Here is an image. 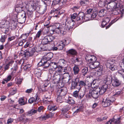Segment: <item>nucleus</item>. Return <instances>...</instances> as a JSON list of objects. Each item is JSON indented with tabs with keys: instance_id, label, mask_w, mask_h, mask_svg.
I'll return each instance as SVG.
<instances>
[{
	"instance_id": "nucleus-1",
	"label": "nucleus",
	"mask_w": 124,
	"mask_h": 124,
	"mask_svg": "<svg viewBox=\"0 0 124 124\" xmlns=\"http://www.w3.org/2000/svg\"><path fill=\"white\" fill-rule=\"evenodd\" d=\"M57 27L54 30H53V32L55 31L57 33L63 34L64 32L66 30L68 31L72 30L74 23L70 22V24L68 23L66 24L64 27L59 23H57Z\"/></svg>"
},
{
	"instance_id": "nucleus-2",
	"label": "nucleus",
	"mask_w": 124,
	"mask_h": 124,
	"mask_svg": "<svg viewBox=\"0 0 124 124\" xmlns=\"http://www.w3.org/2000/svg\"><path fill=\"white\" fill-rule=\"evenodd\" d=\"M26 0H22L21 3L18 4L15 6V10L18 13H19L22 11L23 12L24 9L26 7V3H25Z\"/></svg>"
},
{
	"instance_id": "nucleus-3",
	"label": "nucleus",
	"mask_w": 124,
	"mask_h": 124,
	"mask_svg": "<svg viewBox=\"0 0 124 124\" xmlns=\"http://www.w3.org/2000/svg\"><path fill=\"white\" fill-rule=\"evenodd\" d=\"M116 61L112 59H110L108 60L106 65L107 68H109L112 70H114L117 69Z\"/></svg>"
},
{
	"instance_id": "nucleus-4",
	"label": "nucleus",
	"mask_w": 124,
	"mask_h": 124,
	"mask_svg": "<svg viewBox=\"0 0 124 124\" xmlns=\"http://www.w3.org/2000/svg\"><path fill=\"white\" fill-rule=\"evenodd\" d=\"M118 4H117L116 5V8L113 12V14L114 15H116L119 14H120L121 16L122 17L123 14L124 13V7L121 5L119 6V7H117Z\"/></svg>"
},
{
	"instance_id": "nucleus-5",
	"label": "nucleus",
	"mask_w": 124,
	"mask_h": 124,
	"mask_svg": "<svg viewBox=\"0 0 124 124\" xmlns=\"http://www.w3.org/2000/svg\"><path fill=\"white\" fill-rule=\"evenodd\" d=\"M117 115L115 116L113 118L111 119L106 122L105 124H120L121 123V119L120 116L116 118Z\"/></svg>"
},
{
	"instance_id": "nucleus-6",
	"label": "nucleus",
	"mask_w": 124,
	"mask_h": 124,
	"mask_svg": "<svg viewBox=\"0 0 124 124\" xmlns=\"http://www.w3.org/2000/svg\"><path fill=\"white\" fill-rule=\"evenodd\" d=\"M99 95V93L96 88L93 90H90L88 94V96L90 98L92 97L96 99L98 97Z\"/></svg>"
},
{
	"instance_id": "nucleus-7",
	"label": "nucleus",
	"mask_w": 124,
	"mask_h": 124,
	"mask_svg": "<svg viewBox=\"0 0 124 124\" xmlns=\"http://www.w3.org/2000/svg\"><path fill=\"white\" fill-rule=\"evenodd\" d=\"M16 16L18 18V21L20 22V23H23L24 22L26 18V13L24 11L22 13H18Z\"/></svg>"
},
{
	"instance_id": "nucleus-8",
	"label": "nucleus",
	"mask_w": 124,
	"mask_h": 124,
	"mask_svg": "<svg viewBox=\"0 0 124 124\" xmlns=\"http://www.w3.org/2000/svg\"><path fill=\"white\" fill-rule=\"evenodd\" d=\"M54 38V37L52 36H46L42 40L41 43L43 44H46L52 41Z\"/></svg>"
},
{
	"instance_id": "nucleus-9",
	"label": "nucleus",
	"mask_w": 124,
	"mask_h": 124,
	"mask_svg": "<svg viewBox=\"0 0 124 124\" xmlns=\"http://www.w3.org/2000/svg\"><path fill=\"white\" fill-rule=\"evenodd\" d=\"M67 91V89L66 88L64 87L59 89L57 91V95L63 97L66 95Z\"/></svg>"
},
{
	"instance_id": "nucleus-10",
	"label": "nucleus",
	"mask_w": 124,
	"mask_h": 124,
	"mask_svg": "<svg viewBox=\"0 0 124 124\" xmlns=\"http://www.w3.org/2000/svg\"><path fill=\"white\" fill-rule=\"evenodd\" d=\"M58 78V80H60L61 79H66V82H68L70 80V76L69 73L68 72L65 73L63 74V77H60V75L58 74L57 76Z\"/></svg>"
},
{
	"instance_id": "nucleus-11",
	"label": "nucleus",
	"mask_w": 124,
	"mask_h": 124,
	"mask_svg": "<svg viewBox=\"0 0 124 124\" xmlns=\"http://www.w3.org/2000/svg\"><path fill=\"white\" fill-rule=\"evenodd\" d=\"M85 58L87 61L90 63H93L96 61L97 60L95 56L90 54L87 55Z\"/></svg>"
},
{
	"instance_id": "nucleus-12",
	"label": "nucleus",
	"mask_w": 124,
	"mask_h": 124,
	"mask_svg": "<svg viewBox=\"0 0 124 124\" xmlns=\"http://www.w3.org/2000/svg\"><path fill=\"white\" fill-rule=\"evenodd\" d=\"M108 87L107 85L105 84L102 85L101 88H97L99 94L101 95L103 94L106 91V89Z\"/></svg>"
},
{
	"instance_id": "nucleus-13",
	"label": "nucleus",
	"mask_w": 124,
	"mask_h": 124,
	"mask_svg": "<svg viewBox=\"0 0 124 124\" xmlns=\"http://www.w3.org/2000/svg\"><path fill=\"white\" fill-rule=\"evenodd\" d=\"M51 66L54 69L56 72L57 73L61 72L62 70V67L60 66H57L55 62L51 63Z\"/></svg>"
},
{
	"instance_id": "nucleus-14",
	"label": "nucleus",
	"mask_w": 124,
	"mask_h": 124,
	"mask_svg": "<svg viewBox=\"0 0 124 124\" xmlns=\"http://www.w3.org/2000/svg\"><path fill=\"white\" fill-rule=\"evenodd\" d=\"M35 51V49L34 48H31L30 47L28 51H26L25 53V54L28 56H30L32 55Z\"/></svg>"
},
{
	"instance_id": "nucleus-15",
	"label": "nucleus",
	"mask_w": 124,
	"mask_h": 124,
	"mask_svg": "<svg viewBox=\"0 0 124 124\" xmlns=\"http://www.w3.org/2000/svg\"><path fill=\"white\" fill-rule=\"evenodd\" d=\"M100 0L98 2L99 6L100 7H102L109 4L110 1H109L108 0Z\"/></svg>"
},
{
	"instance_id": "nucleus-16",
	"label": "nucleus",
	"mask_w": 124,
	"mask_h": 124,
	"mask_svg": "<svg viewBox=\"0 0 124 124\" xmlns=\"http://www.w3.org/2000/svg\"><path fill=\"white\" fill-rule=\"evenodd\" d=\"M27 0L25 3H26V6L27 5H29V6L31 8L32 10H34L35 8V3L33 0L29 1L26 3Z\"/></svg>"
},
{
	"instance_id": "nucleus-17",
	"label": "nucleus",
	"mask_w": 124,
	"mask_h": 124,
	"mask_svg": "<svg viewBox=\"0 0 124 124\" xmlns=\"http://www.w3.org/2000/svg\"><path fill=\"white\" fill-rule=\"evenodd\" d=\"M79 81V79L76 78L74 80L72 81L71 83V87L72 89H74L77 87Z\"/></svg>"
},
{
	"instance_id": "nucleus-18",
	"label": "nucleus",
	"mask_w": 124,
	"mask_h": 124,
	"mask_svg": "<svg viewBox=\"0 0 124 124\" xmlns=\"http://www.w3.org/2000/svg\"><path fill=\"white\" fill-rule=\"evenodd\" d=\"M112 78L111 77L106 76L104 78V82L105 83V84L107 85L111 83Z\"/></svg>"
},
{
	"instance_id": "nucleus-19",
	"label": "nucleus",
	"mask_w": 124,
	"mask_h": 124,
	"mask_svg": "<svg viewBox=\"0 0 124 124\" xmlns=\"http://www.w3.org/2000/svg\"><path fill=\"white\" fill-rule=\"evenodd\" d=\"M81 72L83 75L85 76L88 72V68L85 67H82L81 69Z\"/></svg>"
},
{
	"instance_id": "nucleus-20",
	"label": "nucleus",
	"mask_w": 124,
	"mask_h": 124,
	"mask_svg": "<svg viewBox=\"0 0 124 124\" xmlns=\"http://www.w3.org/2000/svg\"><path fill=\"white\" fill-rule=\"evenodd\" d=\"M110 21V19L108 17H106L104 18L102 21L101 23L102 27L104 28L105 26Z\"/></svg>"
},
{
	"instance_id": "nucleus-21",
	"label": "nucleus",
	"mask_w": 124,
	"mask_h": 124,
	"mask_svg": "<svg viewBox=\"0 0 124 124\" xmlns=\"http://www.w3.org/2000/svg\"><path fill=\"white\" fill-rule=\"evenodd\" d=\"M84 15V13H83L81 12L79 13L77 17V20L81 21L83 20L85 18Z\"/></svg>"
},
{
	"instance_id": "nucleus-22",
	"label": "nucleus",
	"mask_w": 124,
	"mask_h": 124,
	"mask_svg": "<svg viewBox=\"0 0 124 124\" xmlns=\"http://www.w3.org/2000/svg\"><path fill=\"white\" fill-rule=\"evenodd\" d=\"M54 69L53 67H51L49 69V71L50 74L51 75V76H53V77H55L56 76H57V75H58V74L56 75L54 71Z\"/></svg>"
},
{
	"instance_id": "nucleus-23",
	"label": "nucleus",
	"mask_w": 124,
	"mask_h": 124,
	"mask_svg": "<svg viewBox=\"0 0 124 124\" xmlns=\"http://www.w3.org/2000/svg\"><path fill=\"white\" fill-rule=\"evenodd\" d=\"M73 70L74 74L75 75L78 74L79 71V69L78 66L75 64L73 68Z\"/></svg>"
},
{
	"instance_id": "nucleus-24",
	"label": "nucleus",
	"mask_w": 124,
	"mask_h": 124,
	"mask_svg": "<svg viewBox=\"0 0 124 124\" xmlns=\"http://www.w3.org/2000/svg\"><path fill=\"white\" fill-rule=\"evenodd\" d=\"M112 85L114 86H117L120 84V82L119 80L116 79L112 81Z\"/></svg>"
},
{
	"instance_id": "nucleus-25",
	"label": "nucleus",
	"mask_w": 124,
	"mask_h": 124,
	"mask_svg": "<svg viewBox=\"0 0 124 124\" xmlns=\"http://www.w3.org/2000/svg\"><path fill=\"white\" fill-rule=\"evenodd\" d=\"M107 10L106 9H101L99 12V15L100 17L106 15Z\"/></svg>"
},
{
	"instance_id": "nucleus-26",
	"label": "nucleus",
	"mask_w": 124,
	"mask_h": 124,
	"mask_svg": "<svg viewBox=\"0 0 124 124\" xmlns=\"http://www.w3.org/2000/svg\"><path fill=\"white\" fill-rule=\"evenodd\" d=\"M67 53L68 54H70L72 55H76L77 54V52L75 50L73 49H71L69 50Z\"/></svg>"
},
{
	"instance_id": "nucleus-27",
	"label": "nucleus",
	"mask_w": 124,
	"mask_h": 124,
	"mask_svg": "<svg viewBox=\"0 0 124 124\" xmlns=\"http://www.w3.org/2000/svg\"><path fill=\"white\" fill-rule=\"evenodd\" d=\"M54 62H51L50 63H49V62H48L47 61H45V62L44 63V65L43 67L44 68H50L51 67H52V66H51V64L52 63H54Z\"/></svg>"
},
{
	"instance_id": "nucleus-28",
	"label": "nucleus",
	"mask_w": 124,
	"mask_h": 124,
	"mask_svg": "<svg viewBox=\"0 0 124 124\" xmlns=\"http://www.w3.org/2000/svg\"><path fill=\"white\" fill-rule=\"evenodd\" d=\"M53 56V54L52 52H50L47 54V55L44 57V58H46V59L49 60L52 58Z\"/></svg>"
},
{
	"instance_id": "nucleus-29",
	"label": "nucleus",
	"mask_w": 124,
	"mask_h": 124,
	"mask_svg": "<svg viewBox=\"0 0 124 124\" xmlns=\"http://www.w3.org/2000/svg\"><path fill=\"white\" fill-rule=\"evenodd\" d=\"M57 107L55 106L49 105L47 107V109L50 111H54L57 109Z\"/></svg>"
},
{
	"instance_id": "nucleus-30",
	"label": "nucleus",
	"mask_w": 124,
	"mask_h": 124,
	"mask_svg": "<svg viewBox=\"0 0 124 124\" xmlns=\"http://www.w3.org/2000/svg\"><path fill=\"white\" fill-rule=\"evenodd\" d=\"M110 101L109 98H107L106 101L104 102L105 107H107L109 106L111 104V102Z\"/></svg>"
},
{
	"instance_id": "nucleus-31",
	"label": "nucleus",
	"mask_w": 124,
	"mask_h": 124,
	"mask_svg": "<svg viewBox=\"0 0 124 124\" xmlns=\"http://www.w3.org/2000/svg\"><path fill=\"white\" fill-rule=\"evenodd\" d=\"M18 22L16 20V21L13 20L11 24V26L14 29H16L17 26Z\"/></svg>"
},
{
	"instance_id": "nucleus-32",
	"label": "nucleus",
	"mask_w": 124,
	"mask_h": 124,
	"mask_svg": "<svg viewBox=\"0 0 124 124\" xmlns=\"http://www.w3.org/2000/svg\"><path fill=\"white\" fill-rule=\"evenodd\" d=\"M97 15V13L96 11H94L92 13L91 15H90L88 17L89 19H90L91 18H95Z\"/></svg>"
},
{
	"instance_id": "nucleus-33",
	"label": "nucleus",
	"mask_w": 124,
	"mask_h": 124,
	"mask_svg": "<svg viewBox=\"0 0 124 124\" xmlns=\"http://www.w3.org/2000/svg\"><path fill=\"white\" fill-rule=\"evenodd\" d=\"M77 16V14L76 13H75L73 15H71V20L72 23H74V21L73 19H75Z\"/></svg>"
},
{
	"instance_id": "nucleus-34",
	"label": "nucleus",
	"mask_w": 124,
	"mask_h": 124,
	"mask_svg": "<svg viewBox=\"0 0 124 124\" xmlns=\"http://www.w3.org/2000/svg\"><path fill=\"white\" fill-rule=\"evenodd\" d=\"M47 9V6L45 5L44 6H43L41 8V14H44L46 11Z\"/></svg>"
},
{
	"instance_id": "nucleus-35",
	"label": "nucleus",
	"mask_w": 124,
	"mask_h": 124,
	"mask_svg": "<svg viewBox=\"0 0 124 124\" xmlns=\"http://www.w3.org/2000/svg\"><path fill=\"white\" fill-rule=\"evenodd\" d=\"M93 11V10L92 9H89L87 10L86 14L85 15V17H87V16H89V15L90 16V15H91Z\"/></svg>"
},
{
	"instance_id": "nucleus-36",
	"label": "nucleus",
	"mask_w": 124,
	"mask_h": 124,
	"mask_svg": "<svg viewBox=\"0 0 124 124\" xmlns=\"http://www.w3.org/2000/svg\"><path fill=\"white\" fill-rule=\"evenodd\" d=\"M62 97L60 96H57L56 99L57 102L60 103L62 102L63 99V97Z\"/></svg>"
},
{
	"instance_id": "nucleus-37",
	"label": "nucleus",
	"mask_w": 124,
	"mask_h": 124,
	"mask_svg": "<svg viewBox=\"0 0 124 124\" xmlns=\"http://www.w3.org/2000/svg\"><path fill=\"white\" fill-rule=\"evenodd\" d=\"M79 86H80V89L83 86H85L86 84L85 82L82 81H79Z\"/></svg>"
},
{
	"instance_id": "nucleus-38",
	"label": "nucleus",
	"mask_w": 124,
	"mask_h": 124,
	"mask_svg": "<svg viewBox=\"0 0 124 124\" xmlns=\"http://www.w3.org/2000/svg\"><path fill=\"white\" fill-rule=\"evenodd\" d=\"M60 63L63 66H65L67 63V62L64 59H60L59 60Z\"/></svg>"
},
{
	"instance_id": "nucleus-39",
	"label": "nucleus",
	"mask_w": 124,
	"mask_h": 124,
	"mask_svg": "<svg viewBox=\"0 0 124 124\" xmlns=\"http://www.w3.org/2000/svg\"><path fill=\"white\" fill-rule=\"evenodd\" d=\"M44 58L43 57V59L41 60V61L38 64V65L39 66H40L44 65Z\"/></svg>"
},
{
	"instance_id": "nucleus-40",
	"label": "nucleus",
	"mask_w": 124,
	"mask_h": 124,
	"mask_svg": "<svg viewBox=\"0 0 124 124\" xmlns=\"http://www.w3.org/2000/svg\"><path fill=\"white\" fill-rule=\"evenodd\" d=\"M68 102L70 104H73L75 103V101L71 97H70L69 99Z\"/></svg>"
},
{
	"instance_id": "nucleus-41",
	"label": "nucleus",
	"mask_w": 124,
	"mask_h": 124,
	"mask_svg": "<svg viewBox=\"0 0 124 124\" xmlns=\"http://www.w3.org/2000/svg\"><path fill=\"white\" fill-rule=\"evenodd\" d=\"M19 104L21 105H24L25 104L24 99L23 98H21L19 99Z\"/></svg>"
},
{
	"instance_id": "nucleus-42",
	"label": "nucleus",
	"mask_w": 124,
	"mask_h": 124,
	"mask_svg": "<svg viewBox=\"0 0 124 124\" xmlns=\"http://www.w3.org/2000/svg\"><path fill=\"white\" fill-rule=\"evenodd\" d=\"M75 63L77 62L78 64H81L82 62L81 59L79 57L77 58L75 60Z\"/></svg>"
},
{
	"instance_id": "nucleus-43",
	"label": "nucleus",
	"mask_w": 124,
	"mask_h": 124,
	"mask_svg": "<svg viewBox=\"0 0 124 124\" xmlns=\"http://www.w3.org/2000/svg\"><path fill=\"white\" fill-rule=\"evenodd\" d=\"M121 91L120 90L117 89L116 91V93L114 94V96H115L116 97L119 95L121 93Z\"/></svg>"
},
{
	"instance_id": "nucleus-44",
	"label": "nucleus",
	"mask_w": 124,
	"mask_h": 124,
	"mask_svg": "<svg viewBox=\"0 0 124 124\" xmlns=\"http://www.w3.org/2000/svg\"><path fill=\"white\" fill-rule=\"evenodd\" d=\"M30 32L28 33H25L23 34L21 36V38L23 39H25L27 38V37L29 35Z\"/></svg>"
},
{
	"instance_id": "nucleus-45",
	"label": "nucleus",
	"mask_w": 124,
	"mask_h": 124,
	"mask_svg": "<svg viewBox=\"0 0 124 124\" xmlns=\"http://www.w3.org/2000/svg\"><path fill=\"white\" fill-rule=\"evenodd\" d=\"M95 70L97 71H103V67L102 66H101L96 68Z\"/></svg>"
},
{
	"instance_id": "nucleus-46",
	"label": "nucleus",
	"mask_w": 124,
	"mask_h": 124,
	"mask_svg": "<svg viewBox=\"0 0 124 124\" xmlns=\"http://www.w3.org/2000/svg\"><path fill=\"white\" fill-rule=\"evenodd\" d=\"M60 0H54L52 2V4L56 5L60 4Z\"/></svg>"
},
{
	"instance_id": "nucleus-47",
	"label": "nucleus",
	"mask_w": 124,
	"mask_h": 124,
	"mask_svg": "<svg viewBox=\"0 0 124 124\" xmlns=\"http://www.w3.org/2000/svg\"><path fill=\"white\" fill-rule=\"evenodd\" d=\"M75 108L76 109V110L74 111V113H77L80 112L82 110L81 107H80L78 108L75 107Z\"/></svg>"
},
{
	"instance_id": "nucleus-48",
	"label": "nucleus",
	"mask_w": 124,
	"mask_h": 124,
	"mask_svg": "<svg viewBox=\"0 0 124 124\" xmlns=\"http://www.w3.org/2000/svg\"><path fill=\"white\" fill-rule=\"evenodd\" d=\"M11 63V62H10L6 65L4 67V71H5L8 69L9 68V67Z\"/></svg>"
},
{
	"instance_id": "nucleus-49",
	"label": "nucleus",
	"mask_w": 124,
	"mask_h": 124,
	"mask_svg": "<svg viewBox=\"0 0 124 124\" xmlns=\"http://www.w3.org/2000/svg\"><path fill=\"white\" fill-rule=\"evenodd\" d=\"M24 66L23 68L24 69L26 70L30 68L31 67V65L30 64H27L24 65H23V64H22Z\"/></svg>"
},
{
	"instance_id": "nucleus-50",
	"label": "nucleus",
	"mask_w": 124,
	"mask_h": 124,
	"mask_svg": "<svg viewBox=\"0 0 124 124\" xmlns=\"http://www.w3.org/2000/svg\"><path fill=\"white\" fill-rule=\"evenodd\" d=\"M16 92V89H12L10 91V94L11 95H13L15 94Z\"/></svg>"
},
{
	"instance_id": "nucleus-51",
	"label": "nucleus",
	"mask_w": 124,
	"mask_h": 124,
	"mask_svg": "<svg viewBox=\"0 0 124 124\" xmlns=\"http://www.w3.org/2000/svg\"><path fill=\"white\" fill-rule=\"evenodd\" d=\"M7 36L6 35H4L2 36L0 39V41L2 42H4L5 40V39L7 38Z\"/></svg>"
},
{
	"instance_id": "nucleus-52",
	"label": "nucleus",
	"mask_w": 124,
	"mask_h": 124,
	"mask_svg": "<svg viewBox=\"0 0 124 124\" xmlns=\"http://www.w3.org/2000/svg\"><path fill=\"white\" fill-rule=\"evenodd\" d=\"M79 91H75L73 92V96L74 97L76 98H78V94Z\"/></svg>"
},
{
	"instance_id": "nucleus-53",
	"label": "nucleus",
	"mask_w": 124,
	"mask_h": 124,
	"mask_svg": "<svg viewBox=\"0 0 124 124\" xmlns=\"http://www.w3.org/2000/svg\"><path fill=\"white\" fill-rule=\"evenodd\" d=\"M17 65L16 64L13 67L11 68V70H13L12 72V73H15V71H16L17 69Z\"/></svg>"
},
{
	"instance_id": "nucleus-54",
	"label": "nucleus",
	"mask_w": 124,
	"mask_h": 124,
	"mask_svg": "<svg viewBox=\"0 0 124 124\" xmlns=\"http://www.w3.org/2000/svg\"><path fill=\"white\" fill-rule=\"evenodd\" d=\"M29 102L30 103H32L34 102H35V99L34 98L32 97L30 99L28 100Z\"/></svg>"
},
{
	"instance_id": "nucleus-55",
	"label": "nucleus",
	"mask_w": 124,
	"mask_h": 124,
	"mask_svg": "<svg viewBox=\"0 0 124 124\" xmlns=\"http://www.w3.org/2000/svg\"><path fill=\"white\" fill-rule=\"evenodd\" d=\"M14 119L11 118L8 119L7 121V124H11L13 121Z\"/></svg>"
},
{
	"instance_id": "nucleus-56",
	"label": "nucleus",
	"mask_w": 124,
	"mask_h": 124,
	"mask_svg": "<svg viewBox=\"0 0 124 124\" xmlns=\"http://www.w3.org/2000/svg\"><path fill=\"white\" fill-rule=\"evenodd\" d=\"M78 98L80 99H81L82 98H83L84 95V94L82 92H81L80 93H78Z\"/></svg>"
},
{
	"instance_id": "nucleus-57",
	"label": "nucleus",
	"mask_w": 124,
	"mask_h": 124,
	"mask_svg": "<svg viewBox=\"0 0 124 124\" xmlns=\"http://www.w3.org/2000/svg\"><path fill=\"white\" fill-rule=\"evenodd\" d=\"M43 107L42 106H40L38 108L37 111L39 112H43Z\"/></svg>"
},
{
	"instance_id": "nucleus-58",
	"label": "nucleus",
	"mask_w": 124,
	"mask_h": 124,
	"mask_svg": "<svg viewBox=\"0 0 124 124\" xmlns=\"http://www.w3.org/2000/svg\"><path fill=\"white\" fill-rule=\"evenodd\" d=\"M11 78V76L10 75H9L7 77L6 79H4V81H6V83H7L8 81H9L10 80Z\"/></svg>"
},
{
	"instance_id": "nucleus-59",
	"label": "nucleus",
	"mask_w": 124,
	"mask_h": 124,
	"mask_svg": "<svg viewBox=\"0 0 124 124\" xmlns=\"http://www.w3.org/2000/svg\"><path fill=\"white\" fill-rule=\"evenodd\" d=\"M67 0H60V4L61 6L62 5H64L66 2Z\"/></svg>"
},
{
	"instance_id": "nucleus-60",
	"label": "nucleus",
	"mask_w": 124,
	"mask_h": 124,
	"mask_svg": "<svg viewBox=\"0 0 124 124\" xmlns=\"http://www.w3.org/2000/svg\"><path fill=\"white\" fill-rule=\"evenodd\" d=\"M42 33V30H40L37 33V34H36V37L39 38L40 36L41 35Z\"/></svg>"
},
{
	"instance_id": "nucleus-61",
	"label": "nucleus",
	"mask_w": 124,
	"mask_h": 124,
	"mask_svg": "<svg viewBox=\"0 0 124 124\" xmlns=\"http://www.w3.org/2000/svg\"><path fill=\"white\" fill-rule=\"evenodd\" d=\"M64 46L63 44L61 45V44H59L58 46V49L59 50H62L63 48L64 47Z\"/></svg>"
},
{
	"instance_id": "nucleus-62",
	"label": "nucleus",
	"mask_w": 124,
	"mask_h": 124,
	"mask_svg": "<svg viewBox=\"0 0 124 124\" xmlns=\"http://www.w3.org/2000/svg\"><path fill=\"white\" fill-rule=\"evenodd\" d=\"M93 65H94V66L96 68L98 67V66L100 64L99 63V62H96V61L93 62Z\"/></svg>"
},
{
	"instance_id": "nucleus-63",
	"label": "nucleus",
	"mask_w": 124,
	"mask_h": 124,
	"mask_svg": "<svg viewBox=\"0 0 124 124\" xmlns=\"http://www.w3.org/2000/svg\"><path fill=\"white\" fill-rule=\"evenodd\" d=\"M92 84L91 83H89L88 85L85 84V87L86 89H89L91 86Z\"/></svg>"
},
{
	"instance_id": "nucleus-64",
	"label": "nucleus",
	"mask_w": 124,
	"mask_h": 124,
	"mask_svg": "<svg viewBox=\"0 0 124 124\" xmlns=\"http://www.w3.org/2000/svg\"><path fill=\"white\" fill-rule=\"evenodd\" d=\"M22 79L21 78H19L17 79L16 82L17 84H20L22 82Z\"/></svg>"
}]
</instances>
